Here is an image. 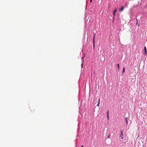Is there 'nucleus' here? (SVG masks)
I'll list each match as a JSON object with an SVG mask.
<instances>
[{
	"mask_svg": "<svg viewBox=\"0 0 147 147\" xmlns=\"http://www.w3.org/2000/svg\"><path fill=\"white\" fill-rule=\"evenodd\" d=\"M85 56V54H83V57H84Z\"/></svg>",
	"mask_w": 147,
	"mask_h": 147,
	"instance_id": "ddd939ff",
	"label": "nucleus"
},
{
	"mask_svg": "<svg viewBox=\"0 0 147 147\" xmlns=\"http://www.w3.org/2000/svg\"><path fill=\"white\" fill-rule=\"evenodd\" d=\"M93 43H94V42L95 41V33H93Z\"/></svg>",
	"mask_w": 147,
	"mask_h": 147,
	"instance_id": "f03ea898",
	"label": "nucleus"
},
{
	"mask_svg": "<svg viewBox=\"0 0 147 147\" xmlns=\"http://www.w3.org/2000/svg\"><path fill=\"white\" fill-rule=\"evenodd\" d=\"M125 122H126V124L127 125L128 123L127 117H126L125 118Z\"/></svg>",
	"mask_w": 147,
	"mask_h": 147,
	"instance_id": "423d86ee",
	"label": "nucleus"
},
{
	"mask_svg": "<svg viewBox=\"0 0 147 147\" xmlns=\"http://www.w3.org/2000/svg\"><path fill=\"white\" fill-rule=\"evenodd\" d=\"M121 135L120 136V138H121V141H123V131L122 130H121Z\"/></svg>",
	"mask_w": 147,
	"mask_h": 147,
	"instance_id": "f257e3e1",
	"label": "nucleus"
},
{
	"mask_svg": "<svg viewBox=\"0 0 147 147\" xmlns=\"http://www.w3.org/2000/svg\"><path fill=\"white\" fill-rule=\"evenodd\" d=\"M100 99H99L98 100V105H97V106H99V103H100Z\"/></svg>",
	"mask_w": 147,
	"mask_h": 147,
	"instance_id": "9d476101",
	"label": "nucleus"
},
{
	"mask_svg": "<svg viewBox=\"0 0 147 147\" xmlns=\"http://www.w3.org/2000/svg\"><path fill=\"white\" fill-rule=\"evenodd\" d=\"M81 147H83V146L82 145Z\"/></svg>",
	"mask_w": 147,
	"mask_h": 147,
	"instance_id": "2eb2a0df",
	"label": "nucleus"
},
{
	"mask_svg": "<svg viewBox=\"0 0 147 147\" xmlns=\"http://www.w3.org/2000/svg\"><path fill=\"white\" fill-rule=\"evenodd\" d=\"M110 138L109 135L108 136V138Z\"/></svg>",
	"mask_w": 147,
	"mask_h": 147,
	"instance_id": "f8f14e48",
	"label": "nucleus"
},
{
	"mask_svg": "<svg viewBox=\"0 0 147 147\" xmlns=\"http://www.w3.org/2000/svg\"><path fill=\"white\" fill-rule=\"evenodd\" d=\"M123 9H124V8H123V6L121 8H120L119 9V11H122V10H123Z\"/></svg>",
	"mask_w": 147,
	"mask_h": 147,
	"instance_id": "39448f33",
	"label": "nucleus"
},
{
	"mask_svg": "<svg viewBox=\"0 0 147 147\" xmlns=\"http://www.w3.org/2000/svg\"><path fill=\"white\" fill-rule=\"evenodd\" d=\"M92 0H90V2L91 3L92 2Z\"/></svg>",
	"mask_w": 147,
	"mask_h": 147,
	"instance_id": "4468645a",
	"label": "nucleus"
},
{
	"mask_svg": "<svg viewBox=\"0 0 147 147\" xmlns=\"http://www.w3.org/2000/svg\"><path fill=\"white\" fill-rule=\"evenodd\" d=\"M117 68L118 69H119V64H117Z\"/></svg>",
	"mask_w": 147,
	"mask_h": 147,
	"instance_id": "6e6552de",
	"label": "nucleus"
},
{
	"mask_svg": "<svg viewBox=\"0 0 147 147\" xmlns=\"http://www.w3.org/2000/svg\"><path fill=\"white\" fill-rule=\"evenodd\" d=\"M107 117L108 119V120H109V111H107Z\"/></svg>",
	"mask_w": 147,
	"mask_h": 147,
	"instance_id": "0eeeda50",
	"label": "nucleus"
},
{
	"mask_svg": "<svg viewBox=\"0 0 147 147\" xmlns=\"http://www.w3.org/2000/svg\"><path fill=\"white\" fill-rule=\"evenodd\" d=\"M117 11V9H115L114 11L113 12V15L114 17L115 16V13Z\"/></svg>",
	"mask_w": 147,
	"mask_h": 147,
	"instance_id": "20e7f679",
	"label": "nucleus"
},
{
	"mask_svg": "<svg viewBox=\"0 0 147 147\" xmlns=\"http://www.w3.org/2000/svg\"><path fill=\"white\" fill-rule=\"evenodd\" d=\"M144 52H145L144 54L146 55L147 54V51H146V47H144Z\"/></svg>",
	"mask_w": 147,
	"mask_h": 147,
	"instance_id": "7ed1b4c3",
	"label": "nucleus"
},
{
	"mask_svg": "<svg viewBox=\"0 0 147 147\" xmlns=\"http://www.w3.org/2000/svg\"><path fill=\"white\" fill-rule=\"evenodd\" d=\"M94 45H95V41L94 42V43H93V48H94Z\"/></svg>",
	"mask_w": 147,
	"mask_h": 147,
	"instance_id": "9b49d317",
	"label": "nucleus"
},
{
	"mask_svg": "<svg viewBox=\"0 0 147 147\" xmlns=\"http://www.w3.org/2000/svg\"><path fill=\"white\" fill-rule=\"evenodd\" d=\"M125 71V68L123 67V73Z\"/></svg>",
	"mask_w": 147,
	"mask_h": 147,
	"instance_id": "1a4fd4ad",
	"label": "nucleus"
}]
</instances>
